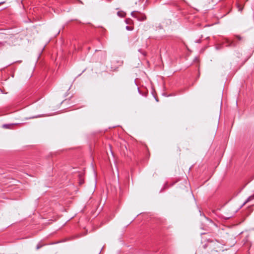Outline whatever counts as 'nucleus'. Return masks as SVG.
Here are the masks:
<instances>
[{
  "instance_id": "obj_4",
  "label": "nucleus",
  "mask_w": 254,
  "mask_h": 254,
  "mask_svg": "<svg viewBox=\"0 0 254 254\" xmlns=\"http://www.w3.org/2000/svg\"><path fill=\"white\" fill-rule=\"evenodd\" d=\"M138 11H132L131 13V15L134 17V18H135V16L137 15V12Z\"/></svg>"
},
{
  "instance_id": "obj_11",
  "label": "nucleus",
  "mask_w": 254,
  "mask_h": 254,
  "mask_svg": "<svg viewBox=\"0 0 254 254\" xmlns=\"http://www.w3.org/2000/svg\"><path fill=\"white\" fill-rule=\"evenodd\" d=\"M0 44H2L1 43H0Z\"/></svg>"
},
{
  "instance_id": "obj_5",
  "label": "nucleus",
  "mask_w": 254,
  "mask_h": 254,
  "mask_svg": "<svg viewBox=\"0 0 254 254\" xmlns=\"http://www.w3.org/2000/svg\"><path fill=\"white\" fill-rule=\"evenodd\" d=\"M118 15L121 17H124L125 16V13H121L120 11H118Z\"/></svg>"
},
{
  "instance_id": "obj_12",
  "label": "nucleus",
  "mask_w": 254,
  "mask_h": 254,
  "mask_svg": "<svg viewBox=\"0 0 254 254\" xmlns=\"http://www.w3.org/2000/svg\"><path fill=\"white\" fill-rule=\"evenodd\" d=\"M3 2H1L0 3H2Z\"/></svg>"
},
{
  "instance_id": "obj_8",
  "label": "nucleus",
  "mask_w": 254,
  "mask_h": 254,
  "mask_svg": "<svg viewBox=\"0 0 254 254\" xmlns=\"http://www.w3.org/2000/svg\"><path fill=\"white\" fill-rule=\"evenodd\" d=\"M41 247H42V246H40V245H38L37 246L36 249H40V248H41Z\"/></svg>"
},
{
  "instance_id": "obj_6",
  "label": "nucleus",
  "mask_w": 254,
  "mask_h": 254,
  "mask_svg": "<svg viewBox=\"0 0 254 254\" xmlns=\"http://www.w3.org/2000/svg\"><path fill=\"white\" fill-rule=\"evenodd\" d=\"M9 126H10V125H8V124H4L3 125V127L4 128H9Z\"/></svg>"
},
{
  "instance_id": "obj_10",
  "label": "nucleus",
  "mask_w": 254,
  "mask_h": 254,
  "mask_svg": "<svg viewBox=\"0 0 254 254\" xmlns=\"http://www.w3.org/2000/svg\"><path fill=\"white\" fill-rule=\"evenodd\" d=\"M239 10L241 11L242 10V8L239 7Z\"/></svg>"
},
{
  "instance_id": "obj_3",
  "label": "nucleus",
  "mask_w": 254,
  "mask_h": 254,
  "mask_svg": "<svg viewBox=\"0 0 254 254\" xmlns=\"http://www.w3.org/2000/svg\"><path fill=\"white\" fill-rule=\"evenodd\" d=\"M254 199V194L251 196H250L247 200L244 202V203L243 204V206H244L245 204H246L247 203L249 202L252 199Z\"/></svg>"
},
{
  "instance_id": "obj_2",
  "label": "nucleus",
  "mask_w": 254,
  "mask_h": 254,
  "mask_svg": "<svg viewBox=\"0 0 254 254\" xmlns=\"http://www.w3.org/2000/svg\"><path fill=\"white\" fill-rule=\"evenodd\" d=\"M225 42L226 43L228 44V45H226L227 47H235L236 46V44L234 43V41H230L228 39H225Z\"/></svg>"
},
{
  "instance_id": "obj_9",
  "label": "nucleus",
  "mask_w": 254,
  "mask_h": 254,
  "mask_svg": "<svg viewBox=\"0 0 254 254\" xmlns=\"http://www.w3.org/2000/svg\"><path fill=\"white\" fill-rule=\"evenodd\" d=\"M126 29H127V30H131V29H130V27H129L128 26H126Z\"/></svg>"
},
{
  "instance_id": "obj_7",
  "label": "nucleus",
  "mask_w": 254,
  "mask_h": 254,
  "mask_svg": "<svg viewBox=\"0 0 254 254\" xmlns=\"http://www.w3.org/2000/svg\"><path fill=\"white\" fill-rule=\"evenodd\" d=\"M236 37L238 38V40H241L242 39V37L239 35L236 36Z\"/></svg>"
},
{
  "instance_id": "obj_1",
  "label": "nucleus",
  "mask_w": 254,
  "mask_h": 254,
  "mask_svg": "<svg viewBox=\"0 0 254 254\" xmlns=\"http://www.w3.org/2000/svg\"><path fill=\"white\" fill-rule=\"evenodd\" d=\"M135 18L138 21H144L146 19V17L144 13L138 11L137 12V15L135 16Z\"/></svg>"
}]
</instances>
